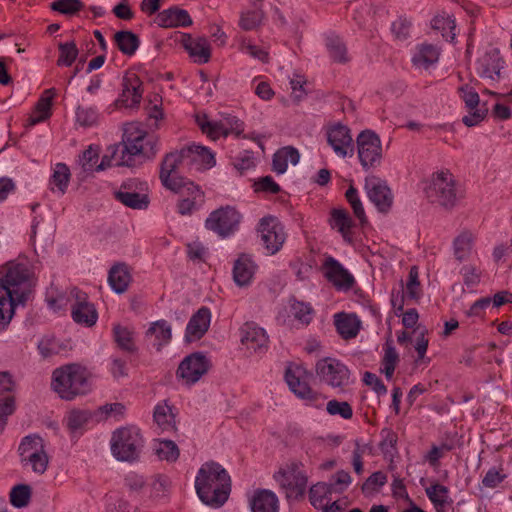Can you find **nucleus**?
I'll use <instances>...</instances> for the list:
<instances>
[{"mask_svg": "<svg viewBox=\"0 0 512 512\" xmlns=\"http://www.w3.org/2000/svg\"><path fill=\"white\" fill-rule=\"evenodd\" d=\"M108 152L111 153L114 166L133 167L138 156L146 159L155 157L158 152V139L130 124L124 130L122 141L109 146Z\"/></svg>", "mask_w": 512, "mask_h": 512, "instance_id": "1", "label": "nucleus"}, {"mask_svg": "<svg viewBox=\"0 0 512 512\" xmlns=\"http://www.w3.org/2000/svg\"><path fill=\"white\" fill-rule=\"evenodd\" d=\"M199 499L207 506L221 507L231 492V478L226 469L215 461L202 464L195 478Z\"/></svg>", "mask_w": 512, "mask_h": 512, "instance_id": "2", "label": "nucleus"}, {"mask_svg": "<svg viewBox=\"0 0 512 512\" xmlns=\"http://www.w3.org/2000/svg\"><path fill=\"white\" fill-rule=\"evenodd\" d=\"M0 278V313L11 322L16 306L24 304L30 293V271L26 265L10 262Z\"/></svg>", "mask_w": 512, "mask_h": 512, "instance_id": "3", "label": "nucleus"}, {"mask_svg": "<svg viewBox=\"0 0 512 512\" xmlns=\"http://www.w3.org/2000/svg\"><path fill=\"white\" fill-rule=\"evenodd\" d=\"M51 387L60 398L73 400L90 392V374L79 364H67L53 371Z\"/></svg>", "mask_w": 512, "mask_h": 512, "instance_id": "4", "label": "nucleus"}, {"mask_svg": "<svg viewBox=\"0 0 512 512\" xmlns=\"http://www.w3.org/2000/svg\"><path fill=\"white\" fill-rule=\"evenodd\" d=\"M425 194L429 202L447 210L454 208L463 198L462 190L449 171L433 174L429 185L425 188Z\"/></svg>", "mask_w": 512, "mask_h": 512, "instance_id": "5", "label": "nucleus"}, {"mask_svg": "<svg viewBox=\"0 0 512 512\" xmlns=\"http://www.w3.org/2000/svg\"><path fill=\"white\" fill-rule=\"evenodd\" d=\"M112 455L119 461H136L142 448L144 439L141 431L136 426H125L116 429L110 440Z\"/></svg>", "mask_w": 512, "mask_h": 512, "instance_id": "6", "label": "nucleus"}, {"mask_svg": "<svg viewBox=\"0 0 512 512\" xmlns=\"http://www.w3.org/2000/svg\"><path fill=\"white\" fill-rule=\"evenodd\" d=\"M301 466L300 462L293 461L274 474L275 481L285 491L288 499H297L305 494L308 479Z\"/></svg>", "mask_w": 512, "mask_h": 512, "instance_id": "7", "label": "nucleus"}, {"mask_svg": "<svg viewBox=\"0 0 512 512\" xmlns=\"http://www.w3.org/2000/svg\"><path fill=\"white\" fill-rule=\"evenodd\" d=\"M358 157L365 170L375 168L382 160V145L379 136L371 131H362L356 139Z\"/></svg>", "mask_w": 512, "mask_h": 512, "instance_id": "8", "label": "nucleus"}, {"mask_svg": "<svg viewBox=\"0 0 512 512\" xmlns=\"http://www.w3.org/2000/svg\"><path fill=\"white\" fill-rule=\"evenodd\" d=\"M241 214L231 206L221 207L210 213L205 227L222 238L232 235L239 227Z\"/></svg>", "mask_w": 512, "mask_h": 512, "instance_id": "9", "label": "nucleus"}, {"mask_svg": "<svg viewBox=\"0 0 512 512\" xmlns=\"http://www.w3.org/2000/svg\"><path fill=\"white\" fill-rule=\"evenodd\" d=\"M185 158L186 154L183 148L180 151L168 153L162 160L159 178L167 189H175L176 185L190 181L178 175L179 170H187Z\"/></svg>", "mask_w": 512, "mask_h": 512, "instance_id": "10", "label": "nucleus"}, {"mask_svg": "<svg viewBox=\"0 0 512 512\" xmlns=\"http://www.w3.org/2000/svg\"><path fill=\"white\" fill-rule=\"evenodd\" d=\"M147 184L137 179H129L120 186L114 193L115 198L131 209L145 210L148 208L150 199L147 194Z\"/></svg>", "mask_w": 512, "mask_h": 512, "instance_id": "11", "label": "nucleus"}, {"mask_svg": "<svg viewBox=\"0 0 512 512\" xmlns=\"http://www.w3.org/2000/svg\"><path fill=\"white\" fill-rule=\"evenodd\" d=\"M316 374L332 388H343L349 384V369L335 358L326 357L316 363Z\"/></svg>", "mask_w": 512, "mask_h": 512, "instance_id": "12", "label": "nucleus"}, {"mask_svg": "<svg viewBox=\"0 0 512 512\" xmlns=\"http://www.w3.org/2000/svg\"><path fill=\"white\" fill-rule=\"evenodd\" d=\"M258 232L261 235L262 244L269 255L277 253L286 240L284 227L273 216H266L260 220Z\"/></svg>", "mask_w": 512, "mask_h": 512, "instance_id": "13", "label": "nucleus"}, {"mask_svg": "<svg viewBox=\"0 0 512 512\" xmlns=\"http://www.w3.org/2000/svg\"><path fill=\"white\" fill-rule=\"evenodd\" d=\"M210 368L209 359L200 352L186 356L177 369L176 375L187 385H193L205 375Z\"/></svg>", "mask_w": 512, "mask_h": 512, "instance_id": "14", "label": "nucleus"}, {"mask_svg": "<svg viewBox=\"0 0 512 512\" xmlns=\"http://www.w3.org/2000/svg\"><path fill=\"white\" fill-rule=\"evenodd\" d=\"M170 190L180 195V199L177 203V212L180 215H191L194 211L199 209L200 204H198V200L202 201L203 192L194 182L189 181L176 185L175 189Z\"/></svg>", "mask_w": 512, "mask_h": 512, "instance_id": "15", "label": "nucleus"}, {"mask_svg": "<svg viewBox=\"0 0 512 512\" xmlns=\"http://www.w3.org/2000/svg\"><path fill=\"white\" fill-rule=\"evenodd\" d=\"M241 343L250 354H264L268 350V336L265 330L253 322L245 323L240 330Z\"/></svg>", "mask_w": 512, "mask_h": 512, "instance_id": "16", "label": "nucleus"}, {"mask_svg": "<svg viewBox=\"0 0 512 512\" xmlns=\"http://www.w3.org/2000/svg\"><path fill=\"white\" fill-rule=\"evenodd\" d=\"M327 141L338 157L345 158L353 155V139L347 126L337 124L331 127L327 131Z\"/></svg>", "mask_w": 512, "mask_h": 512, "instance_id": "17", "label": "nucleus"}, {"mask_svg": "<svg viewBox=\"0 0 512 512\" xmlns=\"http://www.w3.org/2000/svg\"><path fill=\"white\" fill-rule=\"evenodd\" d=\"M365 189L370 201L380 212L389 211L393 203V196L384 181L377 177H369L365 181Z\"/></svg>", "mask_w": 512, "mask_h": 512, "instance_id": "18", "label": "nucleus"}, {"mask_svg": "<svg viewBox=\"0 0 512 512\" xmlns=\"http://www.w3.org/2000/svg\"><path fill=\"white\" fill-rule=\"evenodd\" d=\"M322 269L324 275L339 290H349L352 288L355 280L351 273L343 267L335 258L326 257Z\"/></svg>", "mask_w": 512, "mask_h": 512, "instance_id": "19", "label": "nucleus"}, {"mask_svg": "<svg viewBox=\"0 0 512 512\" xmlns=\"http://www.w3.org/2000/svg\"><path fill=\"white\" fill-rule=\"evenodd\" d=\"M71 296L75 299L72 307V318L76 323L92 326L97 321V312L92 304L87 301V294L77 288L71 290Z\"/></svg>", "mask_w": 512, "mask_h": 512, "instance_id": "20", "label": "nucleus"}, {"mask_svg": "<svg viewBox=\"0 0 512 512\" xmlns=\"http://www.w3.org/2000/svg\"><path fill=\"white\" fill-rule=\"evenodd\" d=\"M186 154L187 171H202L213 167L216 164L214 154L206 147L190 145L184 148Z\"/></svg>", "mask_w": 512, "mask_h": 512, "instance_id": "21", "label": "nucleus"}, {"mask_svg": "<svg viewBox=\"0 0 512 512\" xmlns=\"http://www.w3.org/2000/svg\"><path fill=\"white\" fill-rule=\"evenodd\" d=\"M142 82L136 74L125 75L122 80V93L116 100V106L135 107L142 99Z\"/></svg>", "mask_w": 512, "mask_h": 512, "instance_id": "22", "label": "nucleus"}, {"mask_svg": "<svg viewBox=\"0 0 512 512\" xmlns=\"http://www.w3.org/2000/svg\"><path fill=\"white\" fill-rule=\"evenodd\" d=\"M181 44L195 62L204 64L210 60L211 49L207 38H192L190 34L183 33Z\"/></svg>", "mask_w": 512, "mask_h": 512, "instance_id": "23", "label": "nucleus"}, {"mask_svg": "<svg viewBox=\"0 0 512 512\" xmlns=\"http://www.w3.org/2000/svg\"><path fill=\"white\" fill-rule=\"evenodd\" d=\"M211 313L207 307H201L189 320L185 337L188 341L199 340L208 331Z\"/></svg>", "mask_w": 512, "mask_h": 512, "instance_id": "24", "label": "nucleus"}, {"mask_svg": "<svg viewBox=\"0 0 512 512\" xmlns=\"http://www.w3.org/2000/svg\"><path fill=\"white\" fill-rule=\"evenodd\" d=\"M155 22L164 28L188 27L193 21L189 13L178 7H170L158 13Z\"/></svg>", "mask_w": 512, "mask_h": 512, "instance_id": "25", "label": "nucleus"}, {"mask_svg": "<svg viewBox=\"0 0 512 512\" xmlns=\"http://www.w3.org/2000/svg\"><path fill=\"white\" fill-rule=\"evenodd\" d=\"M503 60L500 52L496 48L487 51L478 61V73L483 78L494 80L495 76L500 77V71L503 68Z\"/></svg>", "mask_w": 512, "mask_h": 512, "instance_id": "26", "label": "nucleus"}, {"mask_svg": "<svg viewBox=\"0 0 512 512\" xmlns=\"http://www.w3.org/2000/svg\"><path fill=\"white\" fill-rule=\"evenodd\" d=\"M131 279L129 267L125 263L115 264L109 270L108 283L117 294L127 291Z\"/></svg>", "mask_w": 512, "mask_h": 512, "instance_id": "27", "label": "nucleus"}, {"mask_svg": "<svg viewBox=\"0 0 512 512\" xmlns=\"http://www.w3.org/2000/svg\"><path fill=\"white\" fill-rule=\"evenodd\" d=\"M254 272V262L250 256L242 254L234 263L233 279L238 286L244 287L251 283Z\"/></svg>", "mask_w": 512, "mask_h": 512, "instance_id": "28", "label": "nucleus"}, {"mask_svg": "<svg viewBox=\"0 0 512 512\" xmlns=\"http://www.w3.org/2000/svg\"><path fill=\"white\" fill-rule=\"evenodd\" d=\"M301 372L302 371L299 367L296 369L287 368L285 372V380L291 391L298 397L306 400H313L315 398L314 392L306 382L301 381Z\"/></svg>", "mask_w": 512, "mask_h": 512, "instance_id": "29", "label": "nucleus"}, {"mask_svg": "<svg viewBox=\"0 0 512 512\" xmlns=\"http://www.w3.org/2000/svg\"><path fill=\"white\" fill-rule=\"evenodd\" d=\"M250 507L252 512H278V498L270 490H258L250 501Z\"/></svg>", "mask_w": 512, "mask_h": 512, "instance_id": "30", "label": "nucleus"}, {"mask_svg": "<svg viewBox=\"0 0 512 512\" xmlns=\"http://www.w3.org/2000/svg\"><path fill=\"white\" fill-rule=\"evenodd\" d=\"M300 154L298 150L292 146H286L276 151L273 155L272 168L277 174L286 172L288 163L296 165L299 162Z\"/></svg>", "mask_w": 512, "mask_h": 512, "instance_id": "31", "label": "nucleus"}, {"mask_svg": "<svg viewBox=\"0 0 512 512\" xmlns=\"http://www.w3.org/2000/svg\"><path fill=\"white\" fill-rule=\"evenodd\" d=\"M337 332L344 339H352L357 336L360 322L355 315L338 313L334 316Z\"/></svg>", "mask_w": 512, "mask_h": 512, "instance_id": "32", "label": "nucleus"}, {"mask_svg": "<svg viewBox=\"0 0 512 512\" xmlns=\"http://www.w3.org/2000/svg\"><path fill=\"white\" fill-rule=\"evenodd\" d=\"M45 96H42L32 114L28 119V125L34 126L40 122L45 121L51 116L52 98L54 96V89H48L44 92Z\"/></svg>", "mask_w": 512, "mask_h": 512, "instance_id": "33", "label": "nucleus"}, {"mask_svg": "<svg viewBox=\"0 0 512 512\" xmlns=\"http://www.w3.org/2000/svg\"><path fill=\"white\" fill-rule=\"evenodd\" d=\"M354 222L345 209H333L331 212V226L337 229L345 241L351 243V228Z\"/></svg>", "mask_w": 512, "mask_h": 512, "instance_id": "34", "label": "nucleus"}, {"mask_svg": "<svg viewBox=\"0 0 512 512\" xmlns=\"http://www.w3.org/2000/svg\"><path fill=\"white\" fill-rule=\"evenodd\" d=\"M332 493H336L335 484L318 482L309 490L311 505L316 509L323 507L326 502H330Z\"/></svg>", "mask_w": 512, "mask_h": 512, "instance_id": "35", "label": "nucleus"}, {"mask_svg": "<svg viewBox=\"0 0 512 512\" xmlns=\"http://www.w3.org/2000/svg\"><path fill=\"white\" fill-rule=\"evenodd\" d=\"M234 122L237 124L236 128H228L223 121L210 122L206 119V116L197 117V123L201 130L212 139H217L220 135L227 136L234 129H237V134H239L241 130L238 129V120L234 119Z\"/></svg>", "mask_w": 512, "mask_h": 512, "instance_id": "36", "label": "nucleus"}, {"mask_svg": "<svg viewBox=\"0 0 512 512\" xmlns=\"http://www.w3.org/2000/svg\"><path fill=\"white\" fill-rule=\"evenodd\" d=\"M154 422L158 429L162 432H171L175 430V416L172 408L164 404H158L154 409Z\"/></svg>", "mask_w": 512, "mask_h": 512, "instance_id": "37", "label": "nucleus"}, {"mask_svg": "<svg viewBox=\"0 0 512 512\" xmlns=\"http://www.w3.org/2000/svg\"><path fill=\"white\" fill-rule=\"evenodd\" d=\"M147 336H155V346L160 351L163 345H166L172 337L171 326L166 320L153 322L146 332Z\"/></svg>", "mask_w": 512, "mask_h": 512, "instance_id": "38", "label": "nucleus"}, {"mask_svg": "<svg viewBox=\"0 0 512 512\" xmlns=\"http://www.w3.org/2000/svg\"><path fill=\"white\" fill-rule=\"evenodd\" d=\"M474 237L472 233L464 231L453 241V251L455 258L462 262L467 260L472 252Z\"/></svg>", "mask_w": 512, "mask_h": 512, "instance_id": "39", "label": "nucleus"}, {"mask_svg": "<svg viewBox=\"0 0 512 512\" xmlns=\"http://www.w3.org/2000/svg\"><path fill=\"white\" fill-rule=\"evenodd\" d=\"M43 450H46L45 441L43 438L35 434L25 436L18 447L20 460H23V458H27L32 454L40 453Z\"/></svg>", "mask_w": 512, "mask_h": 512, "instance_id": "40", "label": "nucleus"}, {"mask_svg": "<svg viewBox=\"0 0 512 512\" xmlns=\"http://www.w3.org/2000/svg\"><path fill=\"white\" fill-rule=\"evenodd\" d=\"M114 39L119 50L128 56L133 55L140 45L138 36L131 31H118Z\"/></svg>", "mask_w": 512, "mask_h": 512, "instance_id": "41", "label": "nucleus"}, {"mask_svg": "<svg viewBox=\"0 0 512 512\" xmlns=\"http://www.w3.org/2000/svg\"><path fill=\"white\" fill-rule=\"evenodd\" d=\"M113 336L114 341L121 350L128 353H133L136 351V346L133 339V332L129 328L121 326L119 324L114 325Z\"/></svg>", "mask_w": 512, "mask_h": 512, "instance_id": "42", "label": "nucleus"}, {"mask_svg": "<svg viewBox=\"0 0 512 512\" xmlns=\"http://www.w3.org/2000/svg\"><path fill=\"white\" fill-rule=\"evenodd\" d=\"M438 58V48L431 44H424L419 48L418 53L413 56L412 61L417 66L428 68L430 65L436 63Z\"/></svg>", "mask_w": 512, "mask_h": 512, "instance_id": "43", "label": "nucleus"}, {"mask_svg": "<svg viewBox=\"0 0 512 512\" xmlns=\"http://www.w3.org/2000/svg\"><path fill=\"white\" fill-rule=\"evenodd\" d=\"M326 46L333 61L338 63H346L349 61L346 45L338 36H328Z\"/></svg>", "mask_w": 512, "mask_h": 512, "instance_id": "44", "label": "nucleus"}, {"mask_svg": "<svg viewBox=\"0 0 512 512\" xmlns=\"http://www.w3.org/2000/svg\"><path fill=\"white\" fill-rule=\"evenodd\" d=\"M59 58L57 60L58 66L69 67L76 60L79 50L74 41L59 43Z\"/></svg>", "mask_w": 512, "mask_h": 512, "instance_id": "45", "label": "nucleus"}, {"mask_svg": "<svg viewBox=\"0 0 512 512\" xmlns=\"http://www.w3.org/2000/svg\"><path fill=\"white\" fill-rule=\"evenodd\" d=\"M21 463L24 466H30L34 473L42 475L48 468L49 457L47 451L43 450L40 453L32 454L27 458H23V460H21Z\"/></svg>", "mask_w": 512, "mask_h": 512, "instance_id": "46", "label": "nucleus"}, {"mask_svg": "<svg viewBox=\"0 0 512 512\" xmlns=\"http://www.w3.org/2000/svg\"><path fill=\"white\" fill-rule=\"evenodd\" d=\"M31 498V487L27 484H18L10 492V502L16 508L26 507Z\"/></svg>", "mask_w": 512, "mask_h": 512, "instance_id": "47", "label": "nucleus"}, {"mask_svg": "<svg viewBox=\"0 0 512 512\" xmlns=\"http://www.w3.org/2000/svg\"><path fill=\"white\" fill-rule=\"evenodd\" d=\"M155 453L161 460L174 462L179 457V449L171 440L159 441L155 447Z\"/></svg>", "mask_w": 512, "mask_h": 512, "instance_id": "48", "label": "nucleus"}, {"mask_svg": "<svg viewBox=\"0 0 512 512\" xmlns=\"http://www.w3.org/2000/svg\"><path fill=\"white\" fill-rule=\"evenodd\" d=\"M84 4L80 0H54L50 4L53 11L59 12L66 16H72L78 13Z\"/></svg>", "mask_w": 512, "mask_h": 512, "instance_id": "49", "label": "nucleus"}, {"mask_svg": "<svg viewBox=\"0 0 512 512\" xmlns=\"http://www.w3.org/2000/svg\"><path fill=\"white\" fill-rule=\"evenodd\" d=\"M69 178V168L63 163L56 164L51 177V184L57 187L61 194L65 193L69 183Z\"/></svg>", "mask_w": 512, "mask_h": 512, "instance_id": "50", "label": "nucleus"}, {"mask_svg": "<svg viewBox=\"0 0 512 512\" xmlns=\"http://www.w3.org/2000/svg\"><path fill=\"white\" fill-rule=\"evenodd\" d=\"M426 494L430 501L436 507H444L448 504V488L439 483H435L426 488Z\"/></svg>", "mask_w": 512, "mask_h": 512, "instance_id": "51", "label": "nucleus"}, {"mask_svg": "<svg viewBox=\"0 0 512 512\" xmlns=\"http://www.w3.org/2000/svg\"><path fill=\"white\" fill-rule=\"evenodd\" d=\"M91 418V413L88 410L74 409L67 415V427L71 431L81 429Z\"/></svg>", "mask_w": 512, "mask_h": 512, "instance_id": "52", "label": "nucleus"}, {"mask_svg": "<svg viewBox=\"0 0 512 512\" xmlns=\"http://www.w3.org/2000/svg\"><path fill=\"white\" fill-rule=\"evenodd\" d=\"M382 440L379 444L380 450L385 456L393 457L396 453L397 434L391 429H382L381 431Z\"/></svg>", "mask_w": 512, "mask_h": 512, "instance_id": "53", "label": "nucleus"}, {"mask_svg": "<svg viewBox=\"0 0 512 512\" xmlns=\"http://www.w3.org/2000/svg\"><path fill=\"white\" fill-rule=\"evenodd\" d=\"M99 161V149L89 146L79 159V163L86 173H92L96 171L97 163Z\"/></svg>", "mask_w": 512, "mask_h": 512, "instance_id": "54", "label": "nucleus"}, {"mask_svg": "<svg viewBox=\"0 0 512 512\" xmlns=\"http://www.w3.org/2000/svg\"><path fill=\"white\" fill-rule=\"evenodd\" d=\"M387 482V476L382 471H377L371 474L366 481L362 484V492L364 494H371L378 491Z\"/></svg>", "mask_w": 512, "mask_h": 512, "instance_id": "55", "label": "nucleus"}, {"mask_svg": "<svg viewBox=\"0 0 512 512\" xmlns=\"http://www.w3.org/2000/svg\"><path fill=\"white\" fill-rule=\"evenodd\" d=\"M39 353L44 358H49L61 351V345L53 336H44L38 343Z\"/></svg>", "mask_w": 512, "mask_h": 512, "instance_id": "56", "label": "nucleus"}, {"mask_svg": "<svg viewBox=\"0 0 512 512\" xmlns=\"http://www.w3.org/2000/svg\"><path fill=\"white\" fill-rule=\"evenodd\" d=\"M76 121L83 127L93 126L98 121V112L92 107L78 106L76 110Z\"/></svg>", "mask_w": 512, "mask_h": 512, "instance_id": "57", "label": "nucleus"}, {"mask_svg": "<svg viewBox=\"0 0 512 512\" xmlns=\"http://www.w3.org/2000/svg\"><path fill=\"white\" fill-rule=\"evenodd\" d=\"M291 310L294 317L303 324H309L313 317V308L310 304L295 301L291 305Z\"/></svg>", "mask_w": 512, "mask_h": 512, "instance_id": "58", "label": "nucleus"}, {"mask_svg": "<svg viewBox=\"0 0 512 512\" xmlns=\"http://www.w3.org/2000/svg\"><path fill=\"white\" fill-rule=\"evenodd\" d=\"M326 410L330 415H340L344 419H350L353 416V410L348 402L330 400L327 403Z\"/></svg>", "mask_w": 512, "mask_h": 512, "instance_id": "59", "label": "nucleus"}, {"mask_svg": "<svg viewBox=\"0 0 512 512\" xmlns=\"http://www.w3.org/2000/svg\"><path fill=\"white\" fill-rule=\"evenodd\" d=\"M418 268L412 266L409 271L408 281L406 283V293L411 299H418L421 294Z\"/></svg>", "mask_w": 512, "mask_h": 512, "instance_id": "60", "label": "nucleus"}, {"mask_svg": "<svg viewBox=\"0 0 512 512\" xmlns=\"http://www.w3.org/2000/svg\"><path fill=\"white\" fill-rule=\"evenodd\" d=\"M458 92L468 110H474L478 108L480 98L478 93L472 87L463 85L458 88Z\"/></svg>", "mask_w": 512, "mask_h": 512, "instance_id": "61", "label": "nucleus"}, {"mask_svg": "<svg viewBox=\"0 0 512 512\" xmlns=\"http://www.w3.org/2000/svg\"><path fill=\"white\" fill-rule=\"evenodd\" d=\"M233 166L240 172V174H243L245 171L253 168L255 166V161L252 152H240L234 157Z\"/></svg>", "mask_w": 512, "mask_h": 512, "instance_id": "62", "label": "nucleus"}, {"mask_svg": "<svg viewBox=\"0 0 512 512\" xmlns=\"http://www.w3.org/2000/svg\"><path fill=\"white\" fill-rule=\"evenodd\" d=\"M239 49L241 52L248 54L251 57L258 59L262 62L268 61V53L249 41L242 40L239 45Z\"/></svg>", "mask_w": 512, "mask_h": 512, "instance_id": "63", "label": "nucleus"}, {"mask_svg": "<svg viewBox=\"0 0 512 512\" xmlns=\"http://www.w3.org/2000/svg\"><path fill=\"white\" fill-rule=\"evenodd\" d=\"M15 411L14 397L0 398V432L6 426L8 416Z\"/></svg>", "mask_w": 512, "mask_h": 512, "instance_id": "64", "label": "nucleus"}]
</instances>
